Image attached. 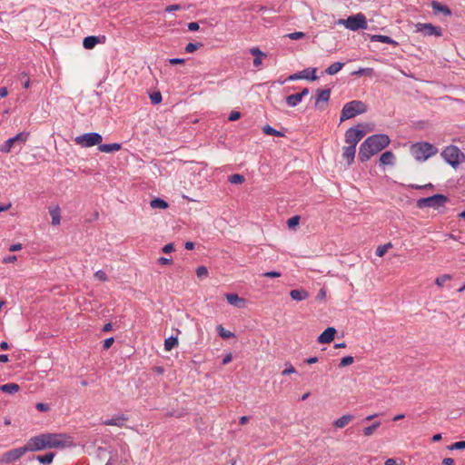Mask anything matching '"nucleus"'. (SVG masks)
I'll use <instances>...</instances> for the list:
<instances>
[{
  "mask_svg": "<svg viewBox=\"0 0 465 465\" xmlns=\"http://www.w3.org/2000/svg\"><path fill=\"white\" fill-rule=\"evenodd\" d=\"M411 153L417 161H426L438 153L435 145L427 142H419L413 143L411 147Z\"/></svg>",
  "mask_w": 465,
  "mask_h": 465,
  "instance_id": "f257e3e1",
  "label": "nucleus"
},
{
  "mask_svg": "<svg viewBox=\"0 0 465 465\" xmlns=\"http://www.w3.org/2000/svg\"><path fill=\"white\" fill-rule=\"evenodd\" d=\"M378 153V134L368 137L360 146L359 160L366 162Z\"/></svg>",
  "mask_w": 465,
  "mask_h": 465,
  "instance_id": "f03ea898",
  "label": "nucleus"
},
{
  "mask_svg": "<svg viewBox=\"0 0 465 465\" xmlns=\"http://www.w3.org/2000/svg\"><path fill=\"white\" fill-rule=\"evenodd\" d=\"M367 109L366 104L361 101L353 100L346 103L341 112L340 121L355 117L356 115L365 113Z\"/></svg>",
  "mask_w": 465,
  "mask_h": 465,
  "instance_id": "7ed1b4c3",
  "label": "nucleus"
},
{
  "mask_svg": "<svg viewBox=\"0 0 465 465\" xmlns=\"http://www.w3.org/2000/svg\"><path fill=\"white\" fill-rule=\"evenodd\" d=\"M47 449L66 448L73 445L71 437L61 433H43Z\"/></svg>",
  "mask_w": 465,
  "mask_h": 465,
  "instance_id": "20e7f679",
  "label": "nucleus"
},
{
  "mask_svg": "<svg viewBox=\"0 0 465 465\" xmlns=\"http://www.w3.org/2000/svg\"><path fill=\"white\" fill-rule=\"evenodd\" d=\"M449 201L448 197L444 194L437 193L430 197L420 198L417 201V207L420 209L431 207L439 209L445 205Z\"/></svg>",
  "mask_w": 465,
  "mask_h": 465,
  "instance_id": "39448f33",
  "label": "nucleus"
},
{
  "mask_svg": "<svg viewBox=\"0 0 465 465\" xmlns=\"http://www.w3.org/2000/svg\"><path fill=\"white\" fill-rule=\"evenodd\" d=\"M442 158L452 167L458 166L465 155L460 150L454 145L447 146L441 153Z\"/></svg>",
  "mask_w": 465,
  "mask_h": 465,
  "instance_id": "423d86ee",
  "label": "nucleus"
},
{
  "mask_svg": "<svg viewBox=\"0 0 465 465\" xmlns=\"http://www.w3.org/2000/svg\"><path fill=\"white\" fill-rule=\"evenodd\" d=\"M339 24L344 25L346 28L352 31L367 28L366 17L361 13L351 15L347 19H340Z\"/></svg>",
  "mask_w": 465,
  "mask_h": 465,
  "instance_id": "0eeeda50",
  "label": "nucleus"
},
{
  "mask_svg": "<svg viewBox=\"0 0 465 465\" xmlns=\"http://www.w3.org/2000/svg\"><path fill=\"white\" fill-rule=\"evenodd\" d=\"M103 137L98 133H87L77 136L74 141L77 144H80L84 147H92L94 145H98L101 143Z\"/></svg>",
  "mask_w": 465,
  "mask_h": 465,
  "instance_id": "6e6552de",
  "label": "nucleus"
},
{
  "mask_svg": "<svg viewBox=\"0 0 465 465\" xmlns=\"http://www.w3.org/2000/svg\"><path fill=\"white\" fill-rule=\"evenodd\" d=\"M28 136L29 133L26 132L17 134L14 137L6 140L1 146L0 151L2 153H9L15 144H19L20 146L25 144L28 139Z\"/></svg>",
  "mask_w": 465,
  "mask_h": 465,
  "instance_id": "1a4fd4ad",
  "label": "nucleus"
},
{
  "mask_svg": "<svg viewBox=\"0 0 465 465\" xmlns=\"http://www.w3.org/2000/svg\"><path fill=\"white\" fill-rule=\"evenodd\" d=\"M25 451H38L42 450H45V440L44 438V434H40L38 436L32 437L28 440L27 443L25 445Z\"/></svg>",
  "mask_w": 465,
  "mask_h": 465,
  "instance_id": "9d476101",
  "label": "nucleus"
},
{
  "mask_svg": "<svg viewBox=\"0 0 465 465\" xmlns=\"http://www.w3.org/2000/svg\"><path fill=\"white\" fill-rule=\"evenodd\" d=\"M416 32H420L423 34V35H435V36H441L442 31L441 28L439 26H435L432 24H422L418 23L415 25Z\"/></svg>",
  "mask_w": 465,
  "mask_h": 465,
  "instance_id": "9b49d317",
  "label": "nucleus"
},
{
  "mask_svg": "<svg viewBox=\"0 0 465 465\" xmlns=\"http://www.w3.org/2000/svg\"><path fill=\"white\" fill-rule=\"evenodd\" d=\"M25 453H26V451H25V446L19 447L16 449H13L9 451H6L5 453H4L1 456L0 462H5V463L14 462V461L17 460L18 459H20Z\"/></svg>",
  "mask_w": 465,
  "mask_h": 465,
  "instance_id": "f8f14e48",
  "label": "nucleus"
},
{
  "mask_svg": "<svg viewBox=\"0 0 465 465\" xmlns=\"http://www.w3.org/2000/svg\"><path fill=\"white\" fill-rule=\"evenodd\" d=\"M336 332L335 328L328 327L318 336L317 341L322 344L330 343L333 341Z\"/></svg>",
  "mask_w": 465,
  "mask_h": 465,
  "instance_id": "ddd939ff",
  "label": "nucleus"
},
{
  "mask_svg": "<svg viewBox=\"0 0 465 465\" xmlns=\"http://www.w3.org/2000/svg\"><path fill=\"white\" fill-rule=\"evenodd\" d=\"M225 297L231 305H233L237 308H243L245 305V300L239 297V295L236 293H227Z\"/></svg>",
  "mask_w": 465,
  "mask_h": 465,
  "instance_id": "4468645a",
  "label": "nucleus"
},
{
  "mask_svg": "<svg viewBox=\"0 0 465 465\" xmlns=\"http://www.w3.org/2000/svg\"><path fill=\"white\" fill-rule=\"evenodd\" d=\"M356 147L354 144L343 147L342 157L347 161L348 164H351L354 161Z\"/></svg>",
  "mask_w": 465,
  "mask_h": 465,
  "instance_id": "2eb2a0df",
  "label": "nucleus"
},
{
  "mask_svg": "<svg viewBox=\"0 0 465 465\" xmlns=\"http://www.w3.org/2000/svg\"><path fill=\"white\" fill-rule=\"evenodd\" d=\"M395 161L396 157L391 151H386L380 155V164L392 166L395 164Z\"/></svg>",
  "mask_w": 465,
  "mask_h": 465,
  "instance_id": "dca6fc26",
  "label": "nucleus"
},
{
  "mask_svg": "<svg viewBox=\"0 0 465 465\" xmlns=\"http://www.w3.org/2000/svg\"><path fill=\"white\" fill-rule=\"evenodd\" d=\"M250 54L254 56L253 65L255 67H260L262 64V59L267 56V54L261 51L259 47H252L250 49Z\"/></svg>",
  "mask_w": 465,
  "mask_h": 465,
  "instance_id": "f3484780",
  "label": "nucleus"
},
{
  "mask_svg": "<svg viewBox=\"0 0 465 465\" xmlns=\"http://www.w3.org/2000/svg\"><path fill=\"white\" fill-rule=\"evenodd\" d=\"M330 97H331V90L330 89H324V90L318 89L316 102H315V107L320 108V103L321 102L327 103L330 100Z\"/></svg>",
  "mask_w": 465,
  "mask_h": 465,
  "instance_id": "a211bd4d",
  "label": "nucleus"
},
{
  "mask_svg": "<svg viewBox=\"0 0 465 465\" xmlns=\"http://www.w3.org/2000/svg\"><path fill=\"white\" fill-rule=\"evenodd\" d=\"M290 296L292 300L301 302L309 297V292L302 288L294 289L290 292Z\"/></svg>",
  "mask_w": 465,
  "mask_h": 465,
  "instance_id": "6ab92c4d",
  "label": "nucleus"
},
{
  "mask_svg": "<svg viewBox=\"0 0 465 465\" xmlns=\"http://www.w3.org/2000/svg\"><path fill=\"white\" fill-rule=\"evenodd\" d=\"M127 420V418L124 415L115 416L112 419H108L104 421V425L107 426H117V427H123L124 424V421Z\"/></svg>",
  "mask_w": 465,
  "mask_h": 465,
  "instance_id": "aec40b11",
  "label": "nucleus"
},
{
  "mask_svg": "<svg viewBox=\"0 0 465 465\" xmlns=\"http://www.w3.org/2000/svg\"><path fill=\"white\" fill-rule=\"evenodd\" d=\"M122 145L118 143L99 144L98 150L103 153L117 152L121 149Z\"/></svg>",
  "mask_w": 465,
  "mask_h": 465,
  "instance_id": "412c9836",
  "label": "nucleus"
},
{
  "mask_svg": "<svg viewBox=\"0 0 465 465\" xmlns=\"http://www.w3.org/2000/svg\"><path fill=\"white\" fill-rule=\"evenodd\" d=\"M359 142L354 129L352 127L349 128L345 133V143L351 145L354 144L356 147Z\"/></svg>",
  "mask_w": 465,
  "mask_h": 465,
  "instance_id": "4be33fe9",
  "label": "nucleus"
},
{
  "mask_svg": "<svg viewBox=\"0 0 465 465\" xmlns=\"http://www.w3.org/2000/svg\"><path fill=\"white\" fill-rule=\"evenodd\" d=\"M431 7L436 13H442L445 15H450L451 14L450 9L447 5H442L438 1H432Z\"/></svg>",
  "mask_w": 465,
  "mask_h": 465,
  "instance_id": "5701e85b",
  "label": "nucleus"
},
{
  "mask_svg": "<svg viewBox=\"0 0 465 465\" xmlns=\"http://www.w3.org/2000/svg\"><path fill=\"white\" fill-rule=\"evenodd\" d=\"M99 43V38L94 35L86 36L83 41L85 49H93Z\"/></svg>",
  "mask_w": 465,
  "mask_h": 465,
  "instance_id": "b1692460",
  "label": "nucleus"
},
{
  "mask_svg": "<svg viewBox=\"0 0 465 465\" xmlns=\"http://www.w3.org/2000/svg\"><path fill=\"white\" fill-rule=\"evenodd\" d=\"M352 419H353V416L351 414L343 415L334 421V426L336 428L341 429V428L345 427L347 424H349V422L351 420H352Z\"/></svg>",
  "mask_w": 465,
  "mask_h": 465,
  "instance_id": "393cba45",
  "label": "nucleus"
},
{
  "mask_svg": "<svg viewBox=\"0 0 465 465\" xmlns=\"http://www.w3.org/2000/svg\"><path fill=\"white\" fill-rule=\"evenodd\" d=\"M20 390V387L16 383H6L0 386V391L5 393L13 394L17 392Z\"/></svg>",
  "mask_w": 465,
  "mask_h": 465,
  "instance_id": "a878e982",
  "label": "nucleus"
},
{
  "mask_svg": "<svg viewBox=\"0 0 465 465\" xmlns=\"http://www.w3.org/2000/svg\"><path fill=\"white\" fill-rule=\"evenodd\" d=\"M302 98L301 96L299 95V94H291V95H288L286 98H285V101L287 103V104L289 106H292V107H294L296 106L298 104H300L302 102Z\"/></svg>",
  "mask_w": 465,
  "mask_h": 465,
  "instance_id": "bb28decb",
  "label": "nucleus"
},
{
  "mask_svg": "<svg viewBox=\"0 0 465 465\" xmlns=\"http://www.w3.org/2000/svg\"><path fill=\"white\" fill-rule=\"evenodd\" d=\"M178 345V338L171 336L164 341V350L169 351Z\"/></svg>",
  "mask_w": 465,
  "mask_h": 465,
  "instance_id": "cd10ccee",
  "label": "nucleus"
},
{
  "mask_svg": "<svg viewBox=\"0 0 465 465\" xmlns=\"http://www.w3.org/2000/svg\"><path fill=\"white\" fill-rule=\"evenodd\" d=\"M342 67H343V63L336 62V63L331 64L325 70V73L330 75H333V74H337L340 70H341Z\"/></svg>",
  "mask_w": 465,
  "mask_h": 465,
  "instance_id": "c85d7f7f",
  "label": "nucleus"
},
{
  "mask_svg": "<svg viewBox=\"0 0 465 465\" xmlns=\"http://www.w3.org/2000/svg\"><path fill=\"white\" fill-rule=\"evenodd\" d=\"M54 458V452H48L45 455H38L36 456V460L43 464H50Z\"/></svg>",
  "mask_w": 465,
  "mask_h": 465,
  "instance_id": "c756f323",
  "label": "nucleus"
},
{
  "mask_svg": "<svg viewBox=\"0 0 465 465\" xmlns=\"http://www.w3.org/2000/svg\"><path fill=\"white\" fill-rule=\"evenodd\" d=\"M262 132L267 135H273V136H279V137L284 136L283 133L274 129L273 127H272L270 125L263 126Z\"/></svg>",
  "mask_w": 465,
  "mask_h": 465,
  "instance_id": "7c9ffc66",
  "label": "nucleus"
},
{
  "mask_svg": "<svg viewBox=\"0 0 465 465\" xmlns=\"http://www.w3.org/2000/svg\"><path fill=\"white\" fill-rule=\"evenodd\" d=\"M152 208H159V209H166L168 207V203L160 198H155L150 203Z\"/></svg>",
  "mask_w": 465,
  "mask_h": 465,
  "instance_id": "2f4dec72",
  "label": "nucleus"
},
{
  "mask_svg": "<svg viewBox=\"0 0 465 465\" xmlns=\"http://www.w3.org/2000/svg\"><path fill=\"white\" fill-rule=\"evenodd\" d=\"M50 215L52 217V224L58 225L60 224V210L58 207L50 211Z\"/></svg>",
  "mask_w": 465,
  "mask_h": 465,
  "instance_id": "473e14b6",
  "label": "nucleus"
},
{
  "mask_svg": "<svg viewBox=\"0 0 465 465\" xmlns=\"http://www.w3.org/2000/svg\"><path fill=\"white\" fill-rule=\"evenodd\" d=\"M352 128L354 129L359 141H361L367 134V130L363 124H357Z\"/></svg>",
  "mask_w": 465,
  "mask_h": 465,
  "instance_id": "72a5a7b5",
  "label": "nucleus"
},
{
  "mask_svg": "<svg viewBox=\"0 0 465 465\" xmlns=\"http://www.w3.org/2000/svg\"><path fill=\"white\" fill-rule=\"evenodd\" d=\"M244 176L240 173H234L229 176V182L232 184H241L244 182Z\"/></svg>",
  "mask_w": 465,
  "mask_h": 465,
  "instance_id": "f704fd0d",
  "label": "nucleus"
},
{
  "mask_svg": "<svg viewBox=\"0 0 465 465\" xmlns=\"http://www.w3.org/2000/svg\"><path fill=\"white\" fill-rule=\"evenodd\" d=\"M217 332L220 337L223 339L234 337V334L232 331L225 330L222 325L217 326Z\"/></svg>",
  "mask_w": 465,
  "mask_h": 465,
  "instance_id": "c9c22d12",
  "label": "nucleus"
},
{
  "mask_svg": "<svg viewBox=\"0 0 465 465\" xmlns=\"http://www.w3.org/2000/svg\"><path fill=\"white\" fill-rule=\"evenodd\" d=\"M316 69L315 68H306L301 72L302 75H307L309 76L306 78L307 80L314 81L317 79V76L315 75Z\"/></svg>",
  "mask_w": 465,
  "mask_h": 465,
  "instance_id": "e433bc0d",
  "label": "nucleus"
},
{
  "mask_svg": "<svg viewBox=\"0 0 465 465\" xmlns=\"http://www.w3.org/2000/svg\"><path fill=\"white\" fill-rule=\"evenodd\" d=\"M391 140L388 135L380 134L379 136V144H380V151L387 147L390 143Z\"/></svg>",
  "mask_w": 465,
  "mask_h": 465,
  "instance_id": "4c0bfd02",
  "label": "nucleus"
},
{
  "mask_svg": "<svg viewBox=\"0 0 465 465\" xmlns=\"http://www.w3.org/2000/svg\"><path fill=\"white\" fill-rule=\"evenodd\" d=\"M202 46H203L202 43H189L185 46V52L191 54V53H193L194 51L198 50Z\"/></svg>",
  "mask_w": 465,
  "mask_h": 465,
  "instance_id": "58836bf2",
  "label": "nucleus"
},
{
  "mask_svg": "<svg viewBox=\"0 0 465 465\" xmlns=\"http://www.w3.org/2000/svg\"><path fill=\"white\" fill-rule=\"evenodd\" d=\"M379 40H380V43L390 44V45H392L394 47H397L399 45V44L396 41H394L393 39H391V37H389L387 35H380Z\"/></svg>",
  "mask_w": 465,
  "mask_h": 465,
  "instance_id": "ea45409f",
  "label": "nucleus"
},
{
  "mask_svg": "<svg viewBox=\"0 0 465 465\" xmlns=\"http://www.w3.org/2000/svg\"><path fill=\"white\" fill-rule=\"evenodd\" d=\"M353 361H354V359L352 356H345L341 360L339 367L343 368V367L349 366L351 363H353Z\"/></svg>",
  "mask_w": 465,
  "mask_h": 465,
  "instance_id": "a19ab883",
  "label": "nucleus"
},
{
  "mask_svg": "<svg viewBox=\"0 0 465 465\" xmlns=\"http://www.w3.org/2000/svg\"><path fill=\"white\" fill-rule=\"evenodd\" d=\"M150 99L153 104H158L162 102V94L160 92H153L150 95Z\"/></svg>",
  "mask_w": 465,
  "mask_h": 465,
  "instance_id": "79ce46f5",
  "label": "nucleus"
},
{
  "mask_svg": "<svg viewBox=\"0 0 465 465\" xmlns=\"http://www.w3.org/2000/svg\"><path fill=\"white\" fill-rule=\"evenodd\" d=\"M451 276L450 274H443V275H440L439 276L436 281H435V283L438 285V286H443V284L450 280Z\"/></svg>",
  "mask_w": 465,
  "mask_h": 465,
  "instance_id": "37998d69",
  "label": "nucleus"
},
{
  "mask_svg": "<svg viewBox=\"0 0 465 465\" xmlns=\"http://www.w3.org/2000/svg\"><path fill=\"white\" fill-rule=\"evenodd\" d=\"M448 449L450 450H465V440L457 441V442L448 446Z\"/></svg>",
  "mask_w": 465,
  "mask_h": 465,
  "instance_id": "c03bdc74",
  "label": "nucleus"
},
{
  "mask_svg": "<svg viewBox=\"0 0 465 465\" xmlns=\"http://www.w3.org/2000/svg\"><path fill=\"white\" fill-rule=\"evenodd\" d=\"M285 36L291 40H298L303 38L305 36V34L302 32H293L287 34Z\"/></svg>",
  "mask_w": 465,
  "mask_h": 465,
  "instance_id": "a18cd8bd",
  "label": "nucleus"
},
{
  "mask_svg": "<svg viewBox=\"0 0 465 465\" xmlns=\"http://www.w3.org/2000/svg\"><path fill=\"white\" fill-rule=\"evenodd\" d=\"M300 216L299 215H295V216H292L291 217L288 221H287V224L289 226V228H294L295 226H297L300 223Z\"/></svg>",
  "mask_w": 465,
  "mask_h": 465,
  "instance_id": "49530a36",
  "label": "nucleus"
},
{
  "mask_svg": "<svg viewBox=\"0 0 465 465\" xmlns=\"http://www.w3.org/2000/svg\"><path fill=\"white\" fill-rule=\"evenodd\" d=\"M377 428H378V422H374L371 426L366 427L363 430V433H364L365 436H370V435L374 433V431L376 430Z\"/></svg>",
  "mask_w": 465,
  "mask_h": 465,
  "instance_id": "de8ad7c7",
  "label": "nucleus"
},
{
  "mask_svg": "<svg viewBox=\"0 0 465 465\" xmlns=\"http://www.w3.org/2000/svg\"><path fill=\"white\" fill-rule=\"evenodd\" d=\"M196 275L199 278L206 277L208 275V270L205 266L202 265L196 269Z\"/></svg>",
  "mask_w": 465,
  "mask_h": 465,
  "instance_id": "09e8293b",
  "label": "nucleus"
},
{
  "mask_svg": "<svg viewBox=\"0 0 465 465\" xmlns=\"http://www.w3.org/2000/svg\"><path fill=\"white\" fill-rule=\"evenodd\" d=\"M94 277L101 282H106L108 279L106 273L102 270L95 272Z\"/></svg>",
  "mask_w": 465,
  "mask_h": 465,
  "instance_id": "8fccbe9b",
  "label": "nucleus"
},
{
  "mask_svg": "<svg viewBox=\"0 0 465 465\" xmlns=\"http://www.w3.org/2000/svg\"><path fill=\"white\" fill-rule=\"evenodd\" d=\"M285 365H286V369H284L282 371V375H289V374L294 373L296 371L295 368L291 363L287 362Z\"/></svg>",
  "mask_w": 465,
  "mask_h": 465,
  "instance_id": "3c124183",
  "label": "nucleus"
},
{
  "mask_svg": "<svg viewBox=\"0 0 465 465\" xmlns=\"http://www.w3.org/2000/svg\"><path fill=\"white\" fill-rule=\"evenodd\" d=\"M262 276L267 277V278H278V277L282 276V272H276V271H271V272H266L262 273Z\"/></svg>",
  "mask_w": 465,
  "mask_h": 465,
  "instance_id": "603ef678",
  "label": "nucleus"
},
{
  "mask_svg": "<svg viewBox=\"0 0 465 465\" xmlns=\"http://www.w3.org/2000/svg\"><path fill=\"white\" fill-rule=\"evenodd\" d=\"M35 408L39 411H47L50 410L49 405L43 402L36 403Z\"/></svg>",
  "mask_w": 465,
  "mask_h": 465,
  "instance_id": "864d4df0",
  "label": "nucleus"
},
{
  "mask_svg": "<svg viewBox=\"0 0 465 465\" xmlns=\"http://www.w3.org/2000/svg\"><path fill=\"white\" fill-rule=\"evenodd\" d=\"M241 117V113L238 112V111H232L231 114H229V121H236L238 119H240Z\"/></svg>",
  "mask_w": 465,
  "mask_h": 465,
  "instance_id": "5fc2aeb1",
  "label": "nucleus"
},
{
  "mask_svg": "<svg viewBox=\"0 0 465 465\" xmlns=\"http://www.w3.org/2000/svg\"><path fill=\"white\" fill-rule=\"evenodd\" d=\"M114 339L113 337L107 338L104 341L103 348L108 350L114 343Z\"/></svg>",
  "mask_w": 465,
  "mask_h": 465,
  "instance_id": "6e6d98bb",
  "label": "nucleus"
},
{
  "mask_svg": "<svg viewBox=\"0 0 465 465\" xmlns=\"http://www.w3.org/2000/svg\"><path fill=\"white\" fill-rule=\"evenodd\" d=\"M308 77L309 76H307V75H302V74L300 72V73L293 74L290 75L288 77V80L294 81V80L302 79V78H308Z\"/></svg>",
  "mask_w": 465,
  "mask_h": 465,
  "instance_id": "4d7b16f0",
  "label": "nucleus"
},
{
  "mask_svg": "<svg viewBox=\"0 0 465 465\" xmlns=\"http://www.w3.org/2000/svg\"><path fill=\"white\" fill-rule=\"evenodd\" d=\"M163 252L164 253H170L174 251V245L173 243H168L164 245L162 249Z\"/></svg>",
  "mask_w": 465,
  "mask_h": 465,
  "instance_id": "13d9d810",
  "label": "nucleus"
},
{
  "mask_svg": "<svg viewBox=\"0 0 465 465\" xmlns=\"http://www.w3.org/2000/svg\"><path fill=\"white\" fill-rule=\"evenodd\" d=\"M325 298H326V291L323 288H322L316 296V300L317 301H324Z\"/></svg>",
  "mask_w": 465,
  "mask_h": 465,
  "instance_id": "bf43d9fd",
  "label": "nucleus"
},
{
  "mask_svg": "<svg viewBox=\"0 0 465 465\" xmlns=\"http://www.w3.org/2000/svg\"><path fill=\"white\" fill-rule=\"evenodd\" d=\"M184 62H185V60L183 59V58H171V59H169V63L171 64H173V65L174 64H184Z\"/></svg>",
  "mask_w": 465,
  "mask_h": 465,
  "instance_id": "052dcab7",
  "label": "nucleus"
},
{
  "mask_svg": "<svg viewBox=\"0 0 465 465\" xmlns=\"http://www.w3.org/2000/svg\"><path fill=\"white\" fill-rule=\"evenodd\" d=\"M17 260V257L15 255H9L3 259L4 263H10L15 262Z\"/></svg>",
  "mask_w": 465,
  "mask_h": 465,
  "instance_id": "680f3d73",
  "label": "nucleus"
},
{
  "mask_svg": "<svg viewBox=\"0 0 465 465\" xmlns=\"http://www.w3.org/2000/svg\"><path fill=\"white\" fill-rule=\"evenodd\" d=\"M391 246V243H388V244H384L382 246H380V257H381L382 255H384L388 249Z\"/></svg>",
  "mask_w": 465,
  "mask_h": 465,
  "instance_id": "e2e57ef3",
  "label": "nucleus"
},
{
  "mask_svg": "<svg viewBox=\"0 0 465 465\" xmlns=\"http://www.w3.org/2000/svg\"><path fill=\"white\" fill-rule=\"evenodd\" d=\"M188 29L192 32L197 31L199 29V24L196 22H191L188 24Z\"/></svg>",
  "mask_w": 465,
  "mask_h": 465,
  "instance_id": "0e129e2a",
  "label": "nucleus"
},
{
  "mask_svg": "<svg viewBox=\"0 0 465 465\" xmlns=\"http://www.w3.org/2000/svg\"><path fill=\"white\" fill-rule=\"evenodd\" d=\"M180 9H181V6L179 5H168L165 8V11L170 13V12L177 11V10H180Z\"/></svg>",
  "mask_w": 465,
  "mask_h": 465,
  "instance_id": "69168bd1",
  "label": "nucleus"
},
{
  "mask_svg": "<svg viewBox=\"0 0 465 465\" xmlns=\"http://www.w3.org/2000/svg\"><path fill=\"white\" fill-rule=\"evenodd\" d=\"M158 263H160L162 265L171 264L172 263V259L165 258V257H160L158 259Z\"/></svg>",
  "mask_w": 465,
  "mask_h": 465,
  "instance_id": "338daca9",
  "label": "nucleus"
},
{
  "mask_svg": "<svg viewBox=\"0 0 465 465\" xmlns=\"http://www.w3.org/2000/svg\"><path fill=\"white\" fill-rule=\"evenodd\" d=\"M443 465H455V461L452 458H445L442 460Z\"/></svg>",
  "mask_w": 465,
  "mask_h": 465,
  "instance_id": "774afa93",
  "label": "nucleus"
}]
</instances>
